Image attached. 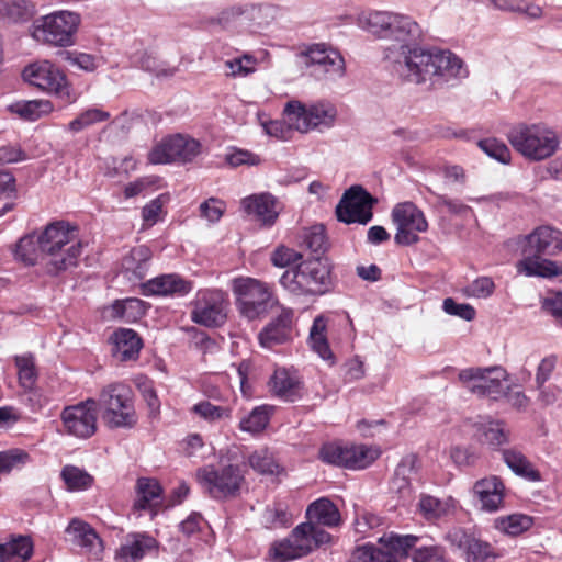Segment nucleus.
I'll use <instances>...</instances> for the list:
<instances>
[{
	"label": "nucleus",
	"instance_id": "11",
	"mask_svg": "<svg viewBox=\"0 0 562 562\" xmlns=\"http://www.w3.org/2000/svg\"><path fill=\"white\" fill-rule=\"evenodd\" d=\"M303 64L318 80L336 81L345 77L346 63L336 48L324 43L310 45L300 53Z\"/></svg>",
	"mask_w": 562,
	"mask_h": 562
},
{
	"label": "nucleus",
	"instance_id": "59",
	"mask_svg": "<svg viewBox=\"0 0 562 562\" xmlns=\"http://www.w3.org/2000/svg\"><path fill=\"white\" fill-rule=\"evenodd\" d=\"M442 308L447 314L458 316L468 322L474 319L476 314L475 308L472 305L465 303H457L451 297L443 300Z\"/></svg>",
	"mask_w": 562,
	"mask_h": 562
},
{
	"label": "nucleus",
	"instance_id": "35",
	"mask_svg": "<svg viewBox=\"0 0 562 562\" xmlns=\"http://www.w3.org/2000/svg\"><path fill=\"white\" fill-rule=\"evenodd\" d=\"M475 437L481 443L497 448L509 441V430L499 420H485L475 424Z\"/></svg>",
	"mask_w": 562,
	"mask_h": 562
},
{
	"label": "nucleus",
	"instance_id": "7",
	"mask_svg": "<svg viewBox=\"0 0 562 562\" xmlns=\"http://www.w3.org/2000/svg\"><path fill=\"white\" fill-rule=\"evenodd\" d=\"M512 146L531 160L551 157L559 147L557 133L543 124L519 125L508 135Z\"/></svg>",
	"mask_w": 562,
	"mask_h": 562
},
{
	"label": "nucleus",
	"instance_id": "4",
	"mask_svg": "<svg viewBox=\"0 0 562 562\" xmlns=\"http://www.w3.org/2000/svg\"><path fill=\"white\" fill-rule=\"evenodd\" d=\"M232 292L237 311L247 321L265 318L278 303L268 283L250 277L233 279Z\"/></svg>",
	"mask_w": 562,
	"mask_h": 562
},
{
	"label": "nucleus",
	"instance_id": "45",
	"mask_svg": "<svg viewBox=\"0 0 562 562\" xmlns=\"http://www.w3.org/2000/svg\"><path fill=\"white\" fill-rule=\"evenodd\" d=\"M60 56L63 60L67 61L69 65L88 72L97 70L100 66L104 64L102 57L100 56L77 50L61 52Z\"/></svg>",
	"mask_w": 562,
	"mask_h": 562
},
{
	"label": "nucleus",
	"instance_id": "13",
	"mask_svg": "<svg viewBox=\"0 0 562 562\" xmlns=\"http://www.w3.org/2000/svg\"><path fill=\"white\" fill-rule=\"evenodd\" d=\"M459 380L471 393L498 400L509 390L507 373L499 366L467 368L459 372Z\"/></svg>",
	"mask_w": 562,
	"mask_h": 562
},
{
	"label": "nucleus",
	"instance_id": "55",
	"mask_svg": "<svg viewBox=\"0 0 562 562\" xmlns=\"http://www.w3.org/2000/svg\"><path fill=\"white\" fill-rule=\"evenodd\" d=\"M413 549V562H448L445 549L439 546H415Z\"/></svg>",
	"mask_w": 562,
	"mask_h": 562
},
{
	"label": "nucleus",
	"instance_id": "20",
	"mask_svg": "<svg viewBox=\"0 0 562 562\" xmlns=\"http://www.w3.org/2000/svg\"><path fill=\"white\" fill-rule=\"evenodd\" d=\"M60 420L68 435L80 439L92 437L97 431V400L88 398L65 407Z\"/></svg>",
	"mask_w": 562,
	"mask_h": 562
},
{
	"label": "nucleus",
	"instance_id": "54",
	"mask_svg": "<svg viewBox=\"0 0 562 562\" xmlns=\"http://www.w3.org/2000/svg\"><path fill=\"white\" fill-rule=\"evenodd\" d=\"M7 15L14 22L27 21L34 14V5L27 0H3Z\"/></svg>",
	"mask_w": 562,
	"mask_h": 562
},
{
	"label": "nucleus",
	"instance_id": "47",
	"mask_svg": "<svg viewBox=\"0 0 562 562\" xmlns=\"http://www.w3.org/2000/svg\"><path fill=\"white\" fill-rule=\"evenodd\" d=\"M110 117L111 114L102 109H87L69 123L68 128L74 133H78L93 124L108 121Z\"/></svg>",
	"mask_w": 562,
	"mask_h": 562
},
{
	"label": "nucleus",
	"instance_id": "58",
	"mask_svg": "<svg viewBox=\"0 0 562 562\" xmlns=\"http://www.w3.org/2000/svg\"><path fill=\"white\" fill-rule=\"evenodd\" d=\"M495 289L494 281L488 277H481L475 279L465 289L464 293L468 296L485 299L488 297Z\"/></svg>",
	"mask_w": 562,
	"mask_h": 562
},
{
	"label": "nucleus",
	"instance_id": "16",
	"mask_svg": "<svg viewBox=\"0 0 562 562\" xmlns=\"http://www.w3.org/2000/svg\"><path fill=\"white\" fill-rule=\"evenodd\" d=\"M392 221L396 225L394 241L401 246H411L419 241V233L428 229L424 212L412 202L396 204L392 210Z\"/></svg>",
	"mask_w": 562,
	"mask_h": 562
},
{
	"label": "nucleus",
	"instance_id": "61",
	"mask_svg": "<svg viewBox=\"0 0 562 562\" xmlns=\"http://www.w3.org/2000/svg\"><path fill=\"white\" fill-rule=\"evenodd\" d=\"M200 212L209 222H218L225 212V203L216 198H210L200 205Z\"/></svg>",
	"mask_w": 562,
	"mask_h": 562
},
{
	"label": "nucleus",
	"instance_id": "26",
	"mask_svg": "<svg viewBox=\"0 0 562 562\" xmlns=\"http://www.w3.org/2000/svg\"><path fill=\"white\" fill-rule=\"evenodd\" d=\"M158 542L151 536L145 533H131L121 544L116 557L121 562H138L147 553L156 551Z\"/></svg>",
	"mask_w": 562,
	"mask_h": 562
},
{
	"label": "nucleus",
	"instance_id": "28",
	"mask_svg": "<svg viewBox=\"0 0 562 562\" xmlns=\"http://www.w3.org/2000/svg\"><path fill=\"white\" fill-rule=\"evenodd\" d=\"M113 356L120 361H130L138 358L143 347L142 339L133 329L121 328L114 331Z\"/></svg>",
	"mask_w": 562,
	"mask_h": 562
},
{
	"label": "nucleus",
	"instance_id": "31",
	"mask_svg": "<svg viewBox=\"0 0 562 562\" xmlns=\"http://www.w3.org/2000/svg\"><path fill=\"white\" fill-rule=\"evenodd\" d=\"M272 393L285 401L295 402L301 397V383L285 369H277L269 381Z\"/></svg>",
	"mask_w": 562,
	"mask_h": 562
},
{
	"label": "nucleus",
	"instance_id": "32",
	"mask_svg": "<svg viewBox=\"0 0 562 562\" xmlns=\"http://www.w3.org/2000/svg\"><path fill=\"white\" fill-rule=\"evenodd\" d=\"M306 515L308 521L329 528L338 527L341 522V516L337 506L325 497L310 504L306 509Z\"/></svg>",
	"mask_w": 562,
	"mask_h": 562
},
{
	"label": "nucleus",
	"instance_id": "44",
	"mask_svg": "<svg viewBox=\"0 0 562 562\" xmlns=\"http://www.w3.org/2000/svg\"><path fill=\"white\" fill-rule=\"evenodd\" d=\"M14 362L18 368L20 385L25 390H31L34 386L37 379L35 359L33 355L26 353L22 356H16L14 358Z\"/></svg>",
	"mask_w": 562,
	"mask_h": 562
},
{
	"label": "nucleus",
	"instance_id": "12",
	"mask_svg": "<svg viewBox=\"0 0 562 562\" xmlns=\"http://www.w3.org/2000/svg\"><path fill=\"white\" fill-rule=\"evenodd\" d=\"M418 541L419 538L413 535H384L379 538V542L386 550L372 544L358 547L352 553L351 562H398V558H407L409 555V551Z\"/></svg>",
	"mask_w": 562,
	"mask_h": 562
},
{
	"label": "nucleus",
	"instance_id": "8",
	"mask_svg": "<svg viewBox=\"0 0 562 562\" xmlns=\"http://www.w3.org/2000/svg\"><path fill=\"white\" fill-rule=\"evenodd\" d=\"M202 490L213 499L224 501L239 495L245 483V471L239 464L205 465L195 473Z\"/></svg>",
	"mask_w": 562,
	"mask_h": 562
},
{
	"label": "nucleus",
	"instance_id": "25",
	"mask_svg": "<svg viewBox=\"0 0 562 562\" xmlns=\"http://www.w3.org/2000/svg\"><path fill=\"white\" fill-rule=\"evenodd\" d=\"M248 215H254L263 225L271 226L279 216L278 201L270 193L252 194L241 200Z\"/></svg>",
	"mask_w": 562,
	"mask_h": 562
},
{
	"label": "nucleus",
	"instance_id": "42",
	"mask_svg": "<svg viewBox=\"0 0 562 562\" xmlns=\"http://www.w3.org/2000/svg\"><path fill=\"white\" fill-rule=\"evenodd\" d=\"M454 508V501L451 497L439 499L431 495H422L419 509L428 520L438 519L448 515Z\"/></svg>",
	"mask_w": 562,
	"mask_h": 562
},
{
	"label": "nucleus",
	"instance_id": "46",
	"mask_svg": "<svg viewBox=\"0 0 562 562\" xmlns=\"http://www.w3.org/2000/svg\"><path fill=\"white\" fill-rule=\"evenodd\" d=\"M490 3L498 10L524 13L531 19H538L542 14L539 5L529 3L525 0H488Z\"/></svg>",
	"mask_w": 562,
	"mask_h": 562
},
{
	"label": "nucleus",
	"instance_id": "9",
	"mask_svg": "<svg viewBox=\"0 0 562 562\" xmlns=\"http://www.w3.org/2000/svg\"><path fill=\"white\" fill-rule=\"evenodd\" d=\"M283 113L290 126L301 133H307L311 130L330 128L334 126L337 117V109L329 102H316L306 106L301 101H289Z\"/></svg>",
	"mask_w": 562,
	"mask_h": 562
},
{
	"label": "nucleus",
	"instance_id": "64",
	"mask_svg": "<svg viewBox=\"0 0 562 562\" xmlns=\"http://www.w3.org/2000/svg\"><path fill=\"white\" fill-rule=\"evenodd\" d=\"M301 258V254L294 249L279 246L271 255V262L276 267L284 268L291 263L297 262Z\"/></svg>",
	"mask_w": 562,
	"mask_h": 562
},
{
	"label": "nucleus",
	"instance_id": "53",
	"mask_svg": "<svg viewBox=\"0 0 562 562\" xmlns=\"http://www.w3.org/2000/svg\"><path fill=\"white\" fill-rule=\"evenodd\" d=\"M477 146L488 157L502 162L508 164L510 161V150L505 143L496 138H485L477 143Z\"/></svg>",
	"mask_w": 562,
	"mask_h": 562
},
{
	"label": "nucleus",
	"instance_id": "50",
	"mask_svg": "<svg viewBox=\"0 0 562 562\" xmlns=\"http://www.w3.org/2000/svg\"><path fill=\"white\" fill-rule=\"evenodd\" d=\"M38 251H41L38 237H35V235H25L19 239L14 255L16 259L27 265H34L37 260Z\"/></svg>",
	"mask_w": 562,
	"mask_h": 562
},
{
	"label": "nucleus",
	"instance_id": "60",
	"mask_svg": "<svg viewBox=\"0 0 562 562\" xmlns=\"http://www.w3.org/2000/svg\"><path fill=\"white\" fill-rule=\"evenodd\" d=\"M303 244L313 252H321L326 246V236L323 226H313L305 232Z\"/></svg>",
	"mask_w": 562,
	"mask_h": 562
},
{
	"label": "nucleus",
	"instance_id": "38",
	"mask_svg": "<svg viewBox=\"0 0 562 562\" xmlns=\"http://www.w3.org/2000/svg\"><path fill=\"white\" fill-rule=\"evenodd\" d=\"M110 316L126 323L139 319L146 312L145 303L135 297L115 301L109 308Z\"/></svg>",
	"mask_w": 562,
	"mask_h": 562
},
{
	"label": "nucleus",
	"instance_id": "63",
	"mask_svg": "<svg viewBox=\"0 0 562 562\" xmlns=\"http://www.w3.org/2000/svg\"><path fill=\"white\" fill-rule=\"evenodd\" d=\"M382 518L370 512L358 513L355 519V529L358 533L366 536L369 530L382 525Z\"/></svg>",
	"mask_w": 562,
	"mask_h": 562
},
{
	"label": "nucleus",
	"instance_id": "18",
	"mask_svg": "<svg viewBox=\"0 0 562 562\" xmlns=\"http://www.w3.org/2000/svg\"><path fill=\"white\" fill-rule=\"evenodd\" d=\"M228 301L221 290L199 291L192 302L191 319L205 327H220L227 318Z\"/></svg>",
	"mask_w": 562,
	"mask_h": 562
},
{
	"label": "nucleus",
	"instance_id": "27",
	"mask_svg": "<svg viewBox=\"0 0 562 562\" xmlns=\"http://www.w3.org/2000/svg\"><path fill=\"white\" fill-rule=\"evenodd\" d=\"M191 290V282L178 274H162L143 284V292L146 295H186Z\"/></svg>",
	"mask_w": 562,
	"mask_h": 562
},
{
	"label": "nucleus",
	"instance_id": "51",
	"mask_svg": "<svg viewBox=\"0 0 562 562\" xmlns=\"http://www.w3.org/2000/svg\"><path fill=\"white\" fill-rule=\"evenodd\" d=\"M135 66L154 74L157 77H172L177 72L176 67H169L164 61L158 60L156 57L148 53H143L136 60Z\"/></svg>",
	"mask_w": 562,
	"mask_h": 562
},
{
	"label": "nucleus",
	"instance_id": "30",
	"mask_svg": "<svg viewBox=\"0 0 562 562\" xmlns=\"http://www.w3.org/2000/svg\"><path fill=\"white\" fill-rule=\"evenodd\" d=\"M151 256V250L145 245L131 249L122 261L124 272L130 274L128 279H144L149 270Z\"/></svg>",
	"mask_w": 562,
	"mask_h": 562
},
{
	"label": "nucleus",
	"instance_id": "24",
	"mask_svg": "<svg viewBox=\"0 0 562 562\" xmlns=\"http://www.w3.org/2000/svg\"><path fill=\"white\" fill-rule=\"evenodd\" d=\"M473 491L477 496L483 510L494 513L503 507L505 485L501 477L491 475L481 479L475 482Z\"/></svg>",
	"mask_w": 562,
	"mask_h": 562
},
{
	"label": "nucleus",
	"instance_id": "6",
	"mask_svg": "<svg viewBox=\"0 0 562 562\" xmlns=\"http://www.w3.org/2000/svg\"><path fill=\"white\" fill-rule=\"evenodd\" d=\"M102 419L110 429L132 428L137 423L132 390L124 383H112L100 392Z\"/></svg>",
	"mask_w": 562,
	"mask_h": 562
},
{
	"label": "nucleus",
	"instance_id": "19",
	"mask_svg": "<svg viewBox=\"0 0 562 562\" xmlns=\"http://www.w3.org/2000/svg\"><path fill=\"white\" fill-rule=\"evenodd\" d=\"M375 200L361 186H351L345 191L336 206V216L339 222L366 225L371 221L372 207Z\"/></svg>",
	"mask_w": 562,
	"mask_h": 562
},
{
	"label": "nucleus",
	"instance_id": "1",
	"mask_svg": "<svg viewBox=\"0 0 562 562\" xmlns=\"http://www.w3.org/2000/svg\"><path fill=\"white\" fill-rule=\"evenodd\" d=\"M358 25L378 38L396 42L385 46L382 56L404 82L438 90L453 86L469 75L464 61L450 49L418 45L424 32L409 15L370 11L358 18Z\"/></svg>",
	"mask_w": 562,
	"mask_h": 562
},
{
	"label": "nucleus",
	"instance_id": "5",
	"mask_svg": "<svg viewBox=\"0 0 562 562\" xmlns=\"http://www.w3.org/2000/svg\"><path fill=\"white\" fill-rule=\"evenodd\" d=\"M280 283L294 295L324 294L330 285V268L319 258L305 260L286 270Z\"/></svg>",
	"mask_w": 562,
	"mask_h": 562
},
{
	"label": "nucleus",
	"instance_id": "17",
	"mask_svg": "<svg viewBox=\"0 0 562 562\" xmlns=\"http://www.w3.org/2000/svg\"><path fill=\"white\" fill-rule=\"evenodd\" d=\"M23 79L44 92L61 99L70 98V86L66 75L48 60L36 61L22 71Z\"/></svg>",
	"mask_w": 562,
	"mask_h": 562
},
{
	"label": "nucleus",
	"instance_id": "36",
	"mask_svg": "<svg viewBox=\"0 0 562 562\" xmlns=\"http://www.w3.org/2000/svg\"><path fill=\"white\" fill-rule=\"evenodd\" d=\"M33 553L31 538L19 536L0 544V562H26Z\"/></svg>",
	"mask_w": 562,
	"mask_h": 562
},
{
	"label": "nucleus",
	"instance_id": "34",
	"mask_svg": "<svg viewBox=\"0 0 562 562\" xmlns=\"http://www.w3.org/2000/svg\"><path fill=\"white\" fill-rule=\"evenodd\" d=\"M66 532L72 537L71 540L76 546L89 552L94 551L101 546V539L94 528L79 518H72L70 520Z\"/></svg>",
	"mask_w": 562,
	"mask_h": 562
},
{
	"label": "nucleus",
	"instance_id": "48",
	"mask_svg": "<svg viewBox=\"0 0 562 562\" xmlns=\"http://www.w3.org/2000/svg\"><path fill=\"white\" fill-rule=\"evenodd\" d=\"M292 514L282 504L266 507L262 513V524L267 528L288 527L292 522Z\"/></svg>",
	"mask_w": 562,
	"mask_h": 562
},
{
	"label": "nucleus",
	"instance_id": "57",
	"mask_svg": "<svg viewBox=\"0 0 562 562\" xmlns=\"http://www.w3.org/2000/svg\"><path fill=\"white\" fill-rule=\"evenodd\" d=\"M390 490L397 495L398 503L403 505L409 503L414 497L413 482L406 480L404 476L397 475L395 472L391 481Z\"/></svg>",
	"mask_w": 562,
	"mask_h": 562
},
{
	"label": "nucleus",
	"instance_id": "41",
	"mask_svg": "<svg viewBox=\"0 0 562 562\" xmlns=\"http://www.w3.org/2000/svg\"><path fill=\"white\" fill-rule=\"evenodd\" d=\"M272 411L273 408L268 405L255 407L240 419L239 429L252 435L261 432L268 426Z\"/></svg>",
	"mask_w": 562,
	"mask_h": 562
},
{
	"label": "nucleus",
	"instance_id": "22",
	"mask_svg": "<svg viewBox=\"0 0 562 562\" xmlns=\"http://www.w3.org/2000/svg\"><path fill=\"white\" fill-rule=\"evenodd\" d=\"M310 525L302 522L296 526L290 536L273 546L274 558L281 562L297 559L312 552L313 546Z\"/></svg>",
	"mask_w": 562,
	"mask_h": 562
},
{
	"label": "nucleus",
	"instance_id": "56",
	"mask_svg": "<svg viewBox=\"0 0 562 562\" xmlns=\"http://www.w3.org/2000/svg\"><path fill=\"white\" fill-rule=\"evenodd\" d=\"M194 413L209 422H215L226 418L231 415V408L214 405L211 402L203 401L193 406Z\"/></svg>",
	"mask_w": 562,
	"mask_h": 562
},
{
	"label": "nucleus",
	"instance_id": "21",
	"mask_svg": "<svg viewBox=\"0 0 562 562\" xmlns=\"http://www.w3.org/2000/svg\"><path fill=\"white\" fill-rule=\"evenodd\" d=\"M446 539L451 547L462 552L465 562H494L499 557L488 542L476 539L462 529L450 530Z\"/></svg>",
	"mask_w": 562,
	"mask_h": 562
},
{
	"label": "nucleus",
	"instance_id": "52",
	"mask_svg": "<svg viewBox=\"0 0 562 562\" xmlns=\"http://www.w3.org/2000/svg\"><path fill=\"white\" fill-rule=\"evenodd\" d=\"M226 75L231 77H246L256 70L257 59L250 54L225 61Z\"/></svg>",
	"mask_w": 562,
	"mask_h": 562
},
{
	"label": "nucleus",
	"instance_id": "2",
	"mask_svg": "<svg viewBox=\"0 0 562 562\" xmlns=\"http://www.w3.org/2000/svg\"><path fill=\"white\" fill-rule=\"evenodd\" d=\"M562 232L549 225L536 227L531 233L518 236L517 248L521 255L515 263L516 272L525 277L552 279L562 276V262L547 259L559 249Z\"/></svg>",
	"mask_w": 562,
	"mask_h": 562
},
{
	"label": "nucleus",
	"instance_id": "3",
	"mask_svg": "<svg viewBox=\"0 0 562 562\" xmlns=\"http://www.w3.org/2000/svg\"><path fill=\"white\" fill-rule=\"evenodd\" d=\"M77 228L64 221L48 224L38 235V246L46 256V271L57 276L76 267L81 256L82 244L77 239Z\"/></svg>",
	"mask_w": 562,
	"mask_h": 562
},
{
	"label": "nucleus",
	"instance_id": "49",
	"mask_svg": "<svg viewBox=\"0 0 562 562\" xmlns=\"http://www.w3.org/2000/svg\"><path fill=\"white\" fill-rule=\"evenodd\" d=\"M532 525V518L522 514H513L496 519V527L512 536H517L528 530Z\"/></svg>",
	"mask_w": 562,
	"mask_h": 562
},
{
	"label": "nucleus",
	"instance_id": "33",
	"mask_svg": "<svg viewBox=\"0 0 562 562\" xmlns=\"http://www.w3.org/2000/svg\"><path fill=\"white\" fill-rule=\"evenodd\" d=\"M504 463L517 475L530 482H538L541 475L535 469L528 458L516 448H508L502 451Z\"/></svg>",
	"mask_w": 562,
	"mask_h": 562
},
{
	"label": "nucleus",
	"instance_id": "10",
	"mask_svg": "<svg viewBox=\"0 0 562 562\" xmlns=\"http://www.w3.org/2000/svg\"><path fill=\"white\" fill-rule=\"evenodd\" d=\"M79 22V15L76 13L55 12L34 21L32 36L37 42L54 46H68L72 44V36Z\"/></svg>",
	"mask_w": 562,
	"mask_h": 562
},
{
	"label": "nucleus",
	"instance_id": "14",
	"mask_svg": "<svg viewBox=\"0 0 562 562\" xmlns=\"http://www.w3.org/2000/svg\"><path fill=\"white\" fill-rule=\"evenodd\" d=\"M380 457V450L366 445L326 443L319 450V458L329 464L351 470L368 468Z\"/></svg>",
	"mask_w": 562,
	"mask_h": 562
},
{
	"label": "nucleus",
	"instance_id": "62",
	"mask_svg": "<svg viewBox=\"0 0 562 562\" xmlns=\"http://www.w3.org/2000/svg\"><path fill=\"white\" fill-rule=\"evenodd\" d=\"M418 458L415 454H407L397 464L395 473L411 482H415L418 479Z\"/></svg>",
	"mask_w": 562,
	"mask_h": 562
},
{
	"label": "nucleus",
	"instance_id": "37",
	"mask_svg": "<svg viewBox=\"0 0 562 562\" xmlns=\"http://www.w3.org/2000/svg\"><path fill=\"white\" fill-rule=\"evenodd\" d=\"M327 318L324 315H318L314 318L310 328V345L311 348L323 359L331 360L333 352L327 340Z\"/></svg>",
	"mask_w": 562,
	"mask_h": 562
},
{
	"label": "nucleus",
	"instance_id": "15",
	"mask_svg": "<svg viewBox=\"0 0 562 562\" xmlns=\"http://www.w3.org/2000/svg\"><path fill=\"white\" fill-rule=\"evenodd\" d=\"M200 143L194 138L177 134L157 143L148 153L147 159L151 165L186 164L200 154Z\"/></svg>",
	"mask_w": 562,
	"mask_h": 562
},
{
	"label": "nucleus",
	"instance_id": "29",
	"mask_svg": "<svg viewBox=\"0 0 562 562\" xmlns=\"http://www.w3.org/2000/svg\"><path fill=\"white\" fill-rule=\"evenodd\" d=\"M136 498L134 508L137 510L151 509L162 499V488L159 482L153 477H139L135 486Z\"/></svg>",
	"mask_w": 562,
	"mask_h": 562
},
{
	"label": "nucleus",
	"instance_id": "39",
	"mask_svg": "<svg viewBox=\"0 0 562 562\" xmlns=\"http://www.w3.org/2000/svg\"><path fill=\"white\" fill-rule=\"evenodd\" d=\"M60 477L69 492L89 490L94 483V479L91 474L72 464H67L61 469Z\"/></svg>",
	"mask_w": 562,
	"mask_h": 562
},
{
	"label": "nucleus",
	"instance_id": "40",
	"mask_svg": "<svg viewBox=\"0 0 562 562\" xmlns=\"http://www.w3.org/2000/svg\"><path fill=\"white\" fill-rule=\"evenodd\" d=\"M248 462L251 469L261 475L279 476L284 472V469L268 449L252 452L248 458Z\"/></svg>",
	"mask_w": 562,
	"mask_h": 562
},
{
	"label": "nucleus",
	"instance_id": "43",
	"mask_svg": "<svg viewBox=\"0 0 562 562\" xmlns=\"http://www.w3.org/2000/svg\"><path fill=\"white\" fill-rule=\"evenodd\" d=\"M11 112L16 113L27 121H36L53 111V104L48 100H30L16 102L10 106Z\"/></svg>",
	"mask_w": 562,
	"mask_h": 562
},
{
	"label": "nucleus",
	"instance_id": "23",
	"mask_svg": "<svg viewBox=\"0 0 562 562\" xmlns=\"http://www.w3.org/2000/svg\"><path fill=\"white\" fill-rule=\"evenodd\" d=\"M293 325V311L282 307L281 312L272 318L258 334L261 347L272 349L291 340Z\"/></svg>",
	"mask_w": 562,
	"mask_h": 562
}]
</instances>
